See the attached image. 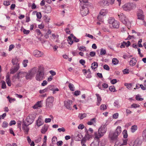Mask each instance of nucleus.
I'll return each mask as SVG.
<instances>
[{
    "label": "nucleus",
    "mask_w": 146,
    "mask_h": 146,
    "mask_svg": "<svg viewBox=\"0 0 146 146\" xmlns=\"http://www.w3.org/2000/svg\"><path fill=\"white\" fill-rule=\"evenodd\" d=\"M46 106L47 108H50L52 106V103L46 101Z\"/></svg>",
    "instance_id": "37"
},
{
    "label": "nucleus",
    "mask_w": 146,
    "mask_h": 146,
    "mask_svg": "<svg viewBox=\"0 0 146 146\" xmlns=\"http://www.w3.org/2000/svg\"><path fill=\"white\" fill-rule=\"evenodd\" d=\"M134 146H141L142 143V140L139 138L137 139L134 142Z\"/></svg>",
    "instance_id": "16"
},
{
    "label": "nucleus",
    "mask_w": 146,
    "mask_h": 146,
    "mask_svg": "<svg viewBox=\"0 0 146 146\" xmlns=\"http://www.w3.org/2000/svg\"><path fill=\"white\" fill-rule=\"evenodd\" d=\"M118 16L120 20L123 24L126 26H130L131 23L129 21L128 19L126 18L125 15L123 13H119L118 14Z\"/></svg>",
    "instance_id": "2"
},
{
    "label": "nucleus",
    "mask_w": 146,
    "mask_h": 146,
    "mask_svg": "<svg viewBox=\"0 0 146 146\" xmlns=\"http://www.w3.org/2000/svg\"><path fill=\"white\" fill-rule=\"evenodd\" d=\"M108 13V11L106 9H102L100 12V14L97 17V19L100 21H103L102 17Z\"/></svg>",
    "instance_id": "6"
},
{
    "label": "nucleus",
    "mask_w": 146,
    "mask_h": 146,
    "mask_svg": "<svg viewBox=\"0 0 146 146\" xmlns=\"http://www.w3.org/2000/svg\"><path fill=\"white\" fill-rule=\"evenodd\" d=\"M19 69V66L16 65L13 69L11 70V74H13L16 72Z\"/></svg>",
    "instance_id": "26"
},
{
    "label": "nucleus",
    "mask_w": 146,
    "mask_h": 146,
    "mask_svg": "<svg viewBox=\"0 0 146 146\" xmlns=\"http://www.w3.org/2000/svg\"><path fill=\"white\" fill-rule=\"evenodd\" d=\"M58 130L59 132L61 131L65 132L66 131L64 127H62L61 128H59L58 129Z\"/></svg>",
    "instance_id": "57"
},
{
    "label": "nucleus",
    "mask_w": 146,
    "mask_h": 146,
    "mask_svg": "<svg viewBox=\"0 0 146 146\" xmlns=\"http://www.w3.org/2000/svg\"><path fill=\"white\" fill-rule=\"evenodd\" d=\"M140 96L139 95H136V96L135 98L137 100L140 101H142L143 100V98H140Z\"/></svg>",
    "instance_id": "50"
},
{
    "label": "nucleus",
    "mask_w": 146,
    "mask_h": 146,
    "mask_svg": "<svg viewBox=\"0 0 146 146\" xmlns=\"http://www.w3.org/2000/svg\"><path fill=\"white\" fill-rule=\"evenodd\" d=\"M99 142L94 141L90 145V146H99Z\"/></svg>",
    "instance_id": "28"
},
{
    "label": "nucleus",
    "mask_w": 146,
    "mask_h": 146,
    "mask_svg": "<svg viewBox=\"0 0 146 146\" xmlns=\"http://www.w3.org/2000/svg\"><path fill=\"white\" fill-rule=\"evenodd\" d=\"M64 106L67 109L71 110L72 108L73 101L70 100L64 101Z\"/></svg>",
    "instance_id": "8"
},
{
    "label": "nucleus",
    "mask_w": 146,
    "mask_h": 146,
    "mask_svg": "<svg viewBox=\"0 0 146 146\" xmlns=\"http://www.w3.org/2000/svg\"><path fill=\"white\" fill-rule=\"evenodd\" d=\"M79 50L82 51H85L86 50V47L83 46H81L80 47Z\"/></svg>",
    "instance_id": "51"
},
{
    "label": "nucleus",
    "mask_w": 146,
    "mask_h": 146,
    "mask_svg": "<svg viewBox=\"0 0 146 146\" xmlns=\"http://www.w3.org/2000/svg\"><path fill=\"white\" fill-rule=\"evenodd\" d=\"M137 129V125H134L132 126L131 128V131L132 132H134Z\"/></svg>",
    "instance_id": "30"
},
{
    "label": "nucleus",
    "mask_w": 146,
    "mask_h": 146,
    "mask_svg": "<svg viewBox=\"0 0 146 146\" xmlns=\"http://www.w3.org/2000/svg\"><path fill=\"white\" fill-rule=\"evenodd\" d=\"M136 7V5L135 4L130 3H126L122 6L123 9L127 11H129L133 9V8Z\"/></svg>",
    "instance_id": "5"
},
{
    "label": "nucleus",
    "mask_w": 146,
    "mask_h": 146,
    "mask_svg": "<svg viewBox=\"0 0 146 146\" xmlns=\"http://www.w3.org/2000/svg\"><path fill=\"white\" fill-rule=\"evenodd\" d=\"M72 37L70 36L68 37V41L69 44H71L73 43V41L72 40Z\"/></svg>",
    "instance_id": "36"
},
{
    "label": "nucleus",
    "mask_w": 146,
    "mask_h": 146,
    "mask_svg": "<svg viewBox=\"0 0 146 146\" xmlns=\"http://www.w3.org/2000/svg\"><path fill=\"white\" fill-rule=\"evenodd\" d=\"M10 3L9 1H4L3 4L4 5L7 6L10 5Z\"/></svg>",
    "instance_id": "56"
},
{
    "label": "nucleus",
    "mask_w": 146,
    "mask_h": 146,
    "mask_svg": "<svg viewBox=\"0 0 146 146\" xmlns=\"http://www.w3.org/2000/svg\"><path fill=\"white\" fill-rule=\"evenodd\" d=\"M126 44V42L125 41H123V42H122L120 46L121 48H124L125 47V45Z\"/></svg>",
    "instance_id": "61"
},
{
    "label": "nucleus",
    "mask_w": 146,
    "mask_h": 146,
    "mask_svg": "<svg viewBox=\"0 0 146 146\" xmlns=\"http://www.w3.org/2000/svg\"><path fill=\"white\" fill-rule=\"evenodd\" d=\"M115 132L110 133L109 134V137L111 140H115L116 139L118 136Z\"/></svg>",
    "instance_id": "14"
},
{
    "label": "nucleus",
    "mask_w": 146,
    "mask_h": 146,
    "mask_svg": "<svg viewBox=\"0 0 146 146\" xmlns=\"http://www.w3.org/2000/svg\"><path fill=\"white\" fill-rule=\"evenodd\" d=\"M29 125L26 123V122L23 121V124L22 125V128L23 130L24 133L25 134H28L29 130V128L28 126Z\"/></svg>",
    "instance_id": "10"
},
{
    "label": "nucleus",
    "mask_w": 146,
    "mask_h": 146,
    "mask_svg": "<svg viewBox=\"0 0 146 146\" xmlns=\"http://www.w3.org/2000/svg\"><path fill=\"white\" fill-rule=\"evenodd\" d=\"M106 50L103 48L101 49L100 50V54L101 55H105L106 53Z\"/></svg>",
    "instance_id": "38"
},
{
    "label": "nucleus",
    "mask_w": 146,
    "mask_h": 146,
    "mask_svg": "<svg viewBox=\"0 0 146 146\" xmlns=\"http://www.w3.org/2000/svg\"><path fill=\"white\" fill-rule=\"evenodd\" d=\"M36 16L39 19L41 18L42 17V15L41 13L40 12H38L36 13Z\"/></svg>",
    "instance_id": "60"
},
{
    "label": "nucleus",
    "mask_w": 146,
    "mask_h": 146,
    "mask_svg": "<svg viewBox=\"0 0 146 146\" xmlns=\"http://www.w3.org/2000/svg\"><path fill=\"white\" fill-rule=\"evenodd\" d=\"M46 101L53 103L54 101V98L52 96L49 97L46 99Z\"/></svg>",
    "instance_id": "31"
},
{
    "label": "nucleus",
    "mask_w": 146,
    "mask_h": 146,
    "mask_svg": "<svg viewBox=\"0 0 146 146\" xmlns=\"http://www.w3.org/2000/svg\"><path fill=\"white\" fill-rule=\"evenodd\" d=\"M100 109L102 110H104L107 109V106L105 104H102L100 106Z\"/></svg>",
    "instance_id": "43"
},
{
    "label": "nucleus",
    "mask_w": 146,
    "mask_h": 146,
    "mask_svg": "<svg viewBox=\"0 0 146 146\" xmlns=\"http://www.w3.org/2000/svg\"><path fill=\"white\" fill-rule=\"evenodd\" d=\"M121 127L119 126H118L115 132L117 134V135H119L121 133Z\"/></svg>",
    "instance_id": "25"
},
{
    "label": "nucleus",
    "mask_w": 146,
    "mask_h": 146,
    "mask_svg": "<svg viewBox=\"0 0 146 146\" xmlns=\"http://www.w3.org/2000/svg\"><path fill=\"white\" fill-rule=\"evenodd\" d=\"M89 54L91 56L94 57L96 55V52L94 51L91 52Z\"/></svg>",
    "instance_id": "64"
},
{
    "label": "nucleus",
    "mask_w": 146,
    "mask_h": 146,
    "mask_svg": "<svg viewBox=\"0 0 146 146\" xmlns=\"http://www.w3.org/2000/svg\"><path fill=\"white\" fill-rule=\"evenodd\" d=\"M1 88L2 89H5L6 88L5 82L3 80L1 81Z\"/></svg>",
    "instance_id": "32"
},
{
    "label": "nucleus",
    "mask_w": 146,
    "mask_h": 146,
    "mask_svg": "<svg viewBox=\"0 0 146 146\" xmlns=\"http://www.w3.org/2000/svg\"><path fill=\"white\" fill-rule=\"evenodd\" d=\"M70 36L73 38L74 41H75L76 42H79V39L77 38H76L75 36H74L73 34H71Z\"/></svg>",
    "instance_id": "47"
},
{
    "label": "nucleus",
    "mask_w": 146,
    "mask_h": 146,
    "mask_svg": "<svg viewBox=\"0 0 146 146\" xmlns=\"http://www.w3.org/2000/svg\"><path fill=\"white\" fill-rule=\"evenodd\" d=\"M8 125V123L5 121L3 122L2 124V127H7Z\"/></svg>",
    "instance_id": "59"
},
{
    "label": "nucleus",
    "mask_w": 146,
    "mask_h": 146,
    "mask_svg": "<svg viewBox=\"0 0 146 146\" xmlns=\"http://www.w3.org/2000/svg\"><path fill=\"white\" fill-rule=\"evenodd\" d=\"M108 2L107 1L103 0L99 2V4L100 5L104 7L106 6H108L109 5L108 4Z\"/></svg>",
    "instance_id": "20"
},
{
    "label": "nucleus",
    "mask_w": 146,
    "mask_h": 146,
    "mask_svg": "<svg viewBox=\"0 0 146 146\" xmlns=\"http://www.w3.org/2000/svg\"><path fill=\"white\" fill-rule=\"evenodd\" d=\"M19 61V59L17 58V57H15L12 59V62L13 65L16 64V65L19 66V64L18 62Z\"/></svg>",
    "instance_id": "18"
},
{
    "label": "nucleus",
    "mask_w": 146,
    "mask_h": 146,
    "mask_svg": "<svg viewBox=\"0 0 146 146\" xmlns=\"http://www.w3.org/2000/svg\"><path fill=\"white\" fill-rule=\"evenodd\" d=\"M109 90L111 92H114L115 91V87L114 86H110L109 88Z\"/></svg>",
    "instance_id": "46"
},
{
    "label": "nucleus",
    "mask_w": 146,
    "mask_h": 146,
    "mask_svg": "<svg viewBox=\"0 0 146 146\" xmlns=\"http://www.w3.org/2000/svg\"><path fill=\"white\" fill-rule=\"evenodd\" d=\"M57 140V137H52V142L53 143H55Z\"/></svg>",
    "instance_id": "58"
},
{
    "label": "nucleus",
    "mask_w": 146,
    "mask_h": 146,
    "mask_svg": "<svg viewBox=\"0 0 146 146\" xmlns=\"http://www.w3.org/2000/svg\"><path fill=\"white\" fill-rule=\"evenodd\" d=\"M44 68L41 66L38 67V71L35 76V78L37 81H40L44 78Z\"/></svg>",
    "instance_id": "1"
},
{
    "label": "nucleus",
    "mask_w": 146,
    "mask_h": 146,
    "mask_svg": "<svg viewBox=\"0 0 146 146\" xmlns=\"http://www.w3.org/2000/svg\"><path fill=\"white\" fill-rule=\"evenodd\" d=\"M42 105L41 101H38L33 106V108L36 109L38 108H40L42 107Z\"/></svg>",
    "instance_id": "19"
},
{
    "label": "nucleus",
    "mask_w": 146,
    "mask_h": 146,
    "mask_svg": "<svg viewBox=\"0 0 146 146\" xmlns=\"http://www.w3.org/2000/svg\"><path fill=\"white\" fill-rule=\"evenodd\" d=\"M108 23L110 24V26L113 28H118L119 27V22L115 20L113 18H110L109 19Z\"/></svg>",
    "instance_id": "4"
},
{
    "label": "nucleus",
    "mask_w": 146,
    "mask_h": 146,
    "mask_svg": "<svg viewBox=\"0 0 146 146\" xmlns=\"http://www.w3.org/2000/svg\"><path fill=\"white\" fill-rule=\"evenodd\" d=\"M27 73L25 72H20L18 74L17 77L18 79L20 78H22L24 77L25 76H26L27 75Z\"/></svg>",
    "instance_id": "23"
},
{
    "label": "nucleus",
    "mask_w": 146,
    "mask_h": 146,
    "mask_svg": "<svg viewBox=\"0 0 146 146\" xmlns=\"http://www.w3.org/2000/svg\"><path fill=\"white\" fill-rule=\"evenodd\" d=\"M33 54L36 57H39L44 55V53L38 50H35L33 52Z\"/></svg>",
    "instance_id": "13"
},
{
    "label": "nucleus",
    "mask_w": 146,
    "mask_h": 146,
    "mask_svg": "<svg viewBox=\"0 0 146 146\" xmlns=\"http://www.w3.org/2000/svg\"><path fill=\"white\" fill-rule=\"evenodd\" d=\"M132 83L127 84L125 83V86H126L127 88L129 89H131L132 87Z\"/></svg>",
    "instance_id": "33"
},
{
    "label": "nucleus",
    "mask_w": 146,
    "mask_h": 146,
    "mask_svg": "<svg viewBox=\"0 0 146 146\" xmlns=\"http://www.w3.org/2000/svg\"><path fill=\"white\" fill-rule=\"evenodd\" d=\"M87 115V114L86 113L83 114H80L79 115V117L80 119H82L86 117Z\"/></svg>",
    "instance_id": "34"
},
{
    "label": "nucleus",
    "mask_w": 146,
    "mask_h": 146,
    "mask_svg": "<svg viewBox=\"0 0 146 146\" xmlns=\"http://www.w3.org/2000/svg\"><path fill=\"white\" fill-rule=\"evenodd\" d=\"M103 68L104 69L107 70H109L110 69L109 67L107 64L104 65L103 66Z\"/></svg>",
    "instance_id": "55"
},
{
    "label": "nucleus",
    "mask_w": 146,
    "mask_h": 146,
    "mask_svg": "<svg viewBox=\"0 0 146 146\" xmlns=\"http://www.w3.org/2000/svg\"><path fill=\"white\" fill-rule=\"evenodd\" d=\"M106 126V125L104 124L101 126V127L98 129V131L103 136L106 131L107 128Z\"/></svg>",
    "instance_id": "12"
},
{
    "label": "nucleus",
    "mask_w": 146,
    "mask_h": 146,
    "mask_svg": "<svg viewBox=\"0 0 146 146\" xmlns=\"http://www.w3.org/2000/svg\"><path fill=\"white\" fill-rule=\"evenodd\" d=\"M89 13L88 8L86 7V4H84L83 6H82V9H81L80 13L83 16H86Z\"/></svg>",
    "instance_id": "7"
},
{
    "label": "nucleus",
    "mask_w": 146,
    "mask_h": 146,
    "mask_svg": "<svg viewBox=\"0 0 146 146\" xmlns=\"http://www.w3.org/2000/svg\"><path fill=\"white\" fill-rule=\"evenodd\" d=\"M98 65L97 62H95L92 64L91 67L92 69H94L98 67Z\"/></svg>",
    "instance_id": "29"
},
{
    "label": "nucleus",
    "mask_w": 146,
    "mask_h": 146,
    "mask_svg": "<svg viewBox=\"0 0 146 146\" xmlns=\"http://www.w3.org/2000/svg\"><path fill=\"white\" fill-rule=\"evenodd\" d=\"M44 19L46 22L48 23L49 22L50 19L48 16L45 15L44 17Z\"/></svg>",
    "instance_id": "52"
},
{
    "label": "nucleus",
    "mask_w": 146,
    "mask_h": 146,
    "mask_svg": "<svg viewBox=\"0 0 146 146\" xmlns=\"http://www.w3.org/2000/svg\"><path fill=\"white\" fill-rule=\"evenodd\" d=\"M123 134L124 138H126L127 137L128 135L127 131L125 129L123 131Z\"/></svg>",
    "instance_id": "39"
},
{
    "label": "nucleus",
    "mask_w": 146,
    "mask_h": 146,
    "mask_svg": "<svg viewBox=\"0 0 146 146\" xmlns=\"http://www.w3.org/2000/svg\"><path fill=\"white\" fill-rule=\"evenodd\" d=\"M86 142V139H82L81 141V144L82 146H86L84 143Z\"/></svg>",
    "instance_id": "53"
},
{
    "label": "nucleus",
    "mask_w": 146,
    "mask_h": 146,
    "mask_svg": "<svg viewBox=\"0 0 146 146\" xmlns=\"http://www.w3.org/2000/svg\"><path fill=\"white\" fill-rule=\"evenodd\" d=\"M118 60L116 58H113L112 60V62L114 65H116L118 63Z\"/></svg>",
    "instance_id": "40"
},
{
    "label": "nucleus",
    "mask_w": 146,
    "mask_h": 146,
    "mask_svg": "<svg viewBox=\"0 0 146 146\" xmlns=\"http://www.w3.org/2000/svg\"><path fill=\"white\" fill-rule=\"evenodd\" d=\"M68 87L71 91H73L74 90V88L72 84L70 83L68 85Z\"/></svg>",
    "instance_id": "42"
},
{
    "label": "nucleus",
    "mask_w": 146,
    "mask_h": 146,
    "mask_svg": "<svg viewBox=\"0 0 146 146\" xmlns=\"http://www.w3.org/2000/svg\"><path fill=\"white\" fill-rule=\"evenodd\" d=\"M80 91L77 90L75 91L74 92V94L76 96H77L80 94Z\"/></svg>",
    "instance_id": "62"
},
{
    "label": "nucleus",
    "mask_w": 146,
    "mask_h": 146,
    "mask_svg": "<svg viewBox=\"0 0 146 146\" xmlns=\"http://www.w3.org/2000/svg\"><path fill=\"white\" fill-rule=\"evenodd\" d=\"M38 69V68L35 67L31 68L28 72L27 73V75L26 76V78L27 79H31L34 76L35 74L37 73Z\"/></svg>",
    "instance_id": "3"
},
{
    "label": "nucleus",
    "mask_w": 146,
    "mask_h": 146,
    "mask_svg": "<svg viewBox=\"0 0 146 146\" xmlns=\"http://www.w3.org/2000/svg\"><path fill=\"white\" fill-rule=\"evenodd\" d=\"M142 136L143 139L146 140V128L142 132Z\"/></svg>",
    "instance_id": "35"
},
{
    "label": "nucleus",
    "mask_w": 146,
    "mask_h": 146,
    "mask_svg": "<svg viewBox=\"0 0 146 146\" xmlns=\"http://www.w3.org/2000/svg\"><path fill=\"white\" fill-rule=\"evenodd\" d=\"M83 72H84V74L86 75V73H91L90 69H88L87 71L86 69H83L82 70Z\"/></svg>",
    "instance_id": "54"
},
{
    "label": "nucleus",
    "mask_w": 146,
    "mask_h": 146,
    "mask_svg": "<svg viewBox=\"0 0 146 146\" xmlns=\"http://www.w3.org/2000/svg\"><path fill=\"white\" fill-rule=\"evenodd\" d=\"M136 62L135 59L133 58H132L129 62V64L130 66H133L135 64Z\"/></svg>",
    "instance_id": "24"
},
{
    "label": "nucleus",
    "mask_w": 146,
    "mask_h": 146,
    "mask_svg": "<svg viewBox=\"0 0 146 146\" xmlns=\"http://www.w3.org/2000/svg\"><path fill=\"white\" fill-rule=\"evenodd\" d=\"M96 122V118H94L90 120V121H88L87 124L88 125H93L94 123H95Z\"/></svg>",
    "instance_id": "27"
},
{
    "label": "nucleus",
    "mask_w": 146,
    "mask_h": 146,
    "mask_svg": "<svg viewBox=\"0 0 146 146\" xmlns=\"http://www.w3.org/2000/svg\"><path fill=\"white\" fill-rule=\"evenodd\" d=\"M28 60H24L23 62V64L24 66L25 67H26L27 66V64L28 63Z\"/></svg>",
    "instance_id": "48"
},
{
    "label": "nucleus",
    "mask_w": 146,
    "mask_h": 146,
    "mask_svg": "<svg viewBox=\"0 0 146 146\" xmlns=\"http://www.w3.org/2000/svg\"><path fill=\"white\" fill-rule=\"evenodd\" d=\"M36 33L38 35H40V36H43V35L42 34L40 30L38 29H36Z\"/></svg>",
    "instance_id": "45"
},
{
    "label": "nucleus",
    "mask_w": 146,
    "mask_h": 146,
    "mask_svg": "<svg viewBox=\"0 0 146 146\" xmlns=\"http://www.w3.org/2000/svg\"><path fill=\"white\" fill-rule=\"evenodd\" d=\"M96 95L97 97V102L96 104L97 106H99L102 100V98L99 94H96Z\"/></svg>",
    "instance_id": "21"
},
{
    "label": "nucleus",
    "mask_w": 146,
    "mask_h": 146,
    "mask_svg": "<svg viewBox=\"0 0 146 146\" xmlns=\"http://www.w3.org/2000/svg\"><path fill=\"white\" fill-rule=\"evenodd\" d=\"M34 117L32 115H30L27 116L26 119L25 121L28 125L32 124L34 121Z\"/></svg>",
    "instance_id": "11"
},
{
    "label": "nucleus",
    "mask_w": 146,
    "mask_h": 146,
    "mask_svg": "<svg viewBox=\"0 0 146 146\" xmlns=\"http://www.w3.org/2000/svg\"><path fill=\"white\" fill-rule=\"evenodd\" d=\"M47 130V128L46 127L44 126L43 128L41 129V133H44Z\"/></svg>",
    "instance_id": "44"
},
{
    "label": "nucleus",
    "mask_w": 146,
    "mask_h": 146,
    "mask_svg": "<svg viewBox=\"0 0 146 146\" xmlns=\"http://www.w3.org/2000/svg\"><path fill=\"white\" fill-rule=\"evenodd\" d=\"M103 136L98 131V132H95L94 134V141L100 142V138Z\"/></svg>",
    "instance_id": "9"
},
{
    "label": "nucleus",
    "mask_w": 146,
    "mask_h": 146,
    "mask_svg": "<svg viewBox=\"0 0 146 146\" xmlns=\"http://www.w3.org/2000/svg\"><path fill=\"white\" fill-rule=\"evenodd\" d=\"M10 75L9 74H7L6 76V81L8 85L9 86H11V81L10 80Z\"/></svg>",
    "instance_id": "17"
},
{
    "label": "nucleus",
    "mask_w": 146,
    "mask_h": 146,
    "mask_svg": "<svg viewBox=\"0 0 146 146\" xmlns=\"http://www.w3.org/2000/svg\"><path fill=\"white\" fill-rule=\"evenodd\" d=\"M137 15L138 19L142 20H143L144 16L143 15V11L141 9L138 10Z\"/></svg>",
    "instance_id": "15"
},
{
    "label": "nucleus",
    "mask_w": 146,
    "mask_h": 146,
    "mask_svg": "<svg viewBox=\"0 0 146 146\" xmlns=\"http://www.w3.org/2000/svg\"><path fill=\"white\" fill-rule=\"evenodd\" d=\"M91 137V136L88 134H87L85 136V138L84 139H85L86 140H89Z\"/></svg>",
    "instance_id": "49"
},
{
    "label": "nucleus",
    "mask_w": 146,
    "mask_h": 146,
    "mask_svg": "<svg viewBox=\"0 0 146 146\" xmlns=\"http://www.w3.org/2000/svg\"><path fill=\"white\" fill-rule=\"evenodd\" d=\"M44 123V121L41 119V118L39 117L37 121V124L39 127L42 125Z\"/></svg>",
    "instance_id": "22"
},
{
    "label": "nucleus",
    "mask_w": 146,
    "mask_h": 146,
    "mask_svg": "<svg viewBox=\"0 0 146 146\" xmlns=\"http://www.w3.org/2000/svg\"><path fill=\"white\" fill-rule=\"evenodd\" d=\"M114 106L115 107L117 108H119L120 107V105L118 101H116L114 103Z\"/></svg>",
    "instance_id": "41"
},
{
    "label": "nucleus",
    "mask_w": 146,
    "mask_h": 146,
    "mask_svg": "<svg viewBox=\"0 0 146 146\" xmlns=\"http://www.w3.org/2000/svg\"><path fill=\"white\" fill-rule=\"evenodd\" d=\"M84 127V125L82 124H80L79 125L78 127V128L79 129H82Z\"/></svg>",
    "instance_id": "63"
}]
</instances>
